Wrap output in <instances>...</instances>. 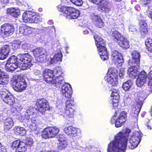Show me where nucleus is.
<instances>
[{
  "label": "nucleus",
  "mask_w": 152,
  "mask_h": 152,
  "mask_svg": "<svg viewBox=\"0 0 152 152\" xmlns=\"http://www.w3.org/2000/svg\"><path fill=\"white\" fill-rule=\"evenodd\" d=\"M130 132L129 129L127 128L117 134L114 140L108 144L107 152H124L127 145L132 149L137 147L141 141L142 134L140 131H135L130 137L128 142L127 138Z\"/></svg>",
  "instance_id": "f257e3e1"
},
{
  "label": "nucleus",
  "mask_w": 152,
  "mask_h": 152,
  "mask_svg": "<svg viewBox=\"0 0 152 152\" xmlns=\"http://www.w3.org/2000/svg\"><path fill=\"white\" fill-rule=\"evenodd\" d=\"M34 110V109L33 107H30L25 112L21 113L20 115L21 120L22 121H24L25 122V124H24V125L28 127L33 131L35 130L37 127L35 124L36 122V118L32 117V116L35 114L33 112Z\"/></svg>",
  "instance_id": "f03ea898"
},
{
  "label": "nucleus",
  "mask_w": 152,
  "mask_h": 152,
  "mask_svg": "<svg viewBox=\"0 0 152 152\" xmlns=\"http://www.w3.org/2000/svg\"><path fill=\"white\" fill-rule=\"evenodd\" d=\"M65 104L66 108L64 110L59 109L58 113L60 115L63 116L64 118L68 121H70V123H72L74 120L75 112L74 110L72 108V107L75 104L73 99H71L70 100H66Z\"/></svg>",
  "instance_id": "7ed1b4c3"
},
{
  "label": "nucleus",
  "mask_w": 152,
  "mask_h": 152,
  "mask_svg": "<svg viewBox=\"0 0 152 152\" xmlns=\"http://www.w3.org/2000/svg\"><path fill=\"white\" fill-rule=\"evenodd\" d=\"M94 37L96 42L99 54L101 58L104 61L107 60L108 56L106 48L105 46V42L102 38L100 34L97 33L94 34Z\"/></svg>",
  "instance_id": "20e7f679"
},
{
  "label": "nucleus",
  "mask_w": 152,
  "mask_h": 152,
  "mask_svg": "<svg viewBox=\"0 0 152 152\" xmlns=\"http://www.w3.org/2000/svg\"><path fill=\"white\" fill-rule=\"evenodd\" d=\"M58 10L63 13V15L67 18L75 19L80 15L79 11L77 9L71 7L64 6L58 7Z\"/></svg>",
  "instance_id": "39448f33"
},
{
  "label": "nucleus",
  "mask_w": 152,
  "mask_h": 152,
  "mask_svg": "<svg viewBox=\"0 0 152 152\" xmlns=\"http://www.w3.org/2000/svg\"><path fill=\"white\" fill-rule=\"evenodd\" d=\"M0 95L1 99L7 104L13 106L12 108V112H15V111H12L15 109L16 111H18L19 110L18 108L15 107L17 105V104H15V99L14 97L9 93L8 91L6 89H3L2 91H0Z\"/></svg>",
  "instance_id": "423d86ee"
},
{
  "label": "nucleus",
  "mask_w": 152,
  "mask_h": 152,
  "mask_svg": "<svg viewBox=\"0 0 152 152\" xmlns=\"http://www.w3.org/2000/svg\"><path fill=\"white\" fill-rule=\"evenodd\" d=\"M18 60L22 63L20 64L21 69L24 70L29 69L32 65L31 63L32 57L28 53H20L18 55Z\"/></svg>",
  "instance_id": "0eeeda50"
},
{
  "label": "nucleus",
  "mask_w": 152,
  "mask_h": 152,
  "mask_svg": "<svg viewBox=\"0 0 152 152\" xmlns=\"http://www.w3.org/2000/svg\"><path fill=\"white\" fill-rule=\"evenodd\" d=\"M12 86L16 91L21 92L25 90L27 87V83L22 77L17 76L12 81Z\"/></svg>",
  "instance_id": "6e6552de"
},
{
  "label": "nucleus",
  "mask_w": 152,
  "mask_h": 152,
  "mask_svg": "<svg viewBox=\"0 0 152 152\" xmlns=\"http://www.w3.org/2000/svg\"><path fill=\"white\" fill-rule=\"evenodd\" d=\"M31 52L35 58V59L38 62H45L48 59L47 56L48 53L45 50L42 48H38L33 49Z\"/></svg>",
  "instance_id": "1a4fd4ad"
},
{
  "label": "nucleus",
  "mask_w": 152,
  "mask_h": 152,
  "mask_svg": "<svg viewBox=\"0 0 152 152\" xmlns=\"http://www.w3.org/2000/svg\"><path fill=\"white\" fill-rule=\"evenodd\" d=\"M112 36L116 39L118 44L124 48H128L130 45L129 41L118 31H114L112 32Z\"/></svg>",
  "instance_id": "9d476101"
},
{
  "label": "nucleus",
  "mask_w": 152,
  "mask_h": 152,
  "mask_svg": "<svg viewBox=\"0 0 152 152\" xmlns=\"http://www.w3.org/2000/svg\"><path fill=\"white\" fill-rule=\"evenodd\" d=\"M18 56H13L10 57L5 64V69L8 72L13 71L18 67L21 69L20 63H19Z\"/></svg>",
  "instance_id": "9b49d317"
},
{
  "label": "nucleus",
  "mask_w": 152,
  "mask_h": 152,
  "mask_svg": "<svg viewBox=\"0 0 152 152\" xmlns=\"http://www.w3.org/2000/svg\"><path fill=\"white\" fill-rule=\"evenodd\" d=\"M118 80L117 70L113 67L109 69L107 76V80L109 83L115 86L118 84Z\"/></svg>",
  "instance_id": "f8f14e48"
},
{
  "label": "nucleus",
  "mask_w": 152,
  "mask_h": 152,
  "mask_svg": "<svg viewBox=\"0 0 152 152\" xmlns=\"http://www.w3.org/2000/svg\"><path fill=\"white\" fill-rule=\"evenodd\" d=\"M14 31V28L12 24L6 23L1 26L0 34L3 37H6L12 35Z\"/></svg>",
  "instance_id": "ddd939ff"
},
{
  "label": "nucleus",
  "mask_w": 152,
  "mask_h": 152,
  "mask_svg": "<svg viewBox=\"0 0 152 152\" xmlns=\"http://www.w3.org/2000/svg\"><path fill=\"white\" fill-rule=\"evenodd\" d=\"M59 129L56 127H49L45 129L42 133V137L45 139L53 137L58 133Z\"/></svg>",
  "instance_id": "4468645a"
},
{
  "label": "nucleus",
  "mask_w": 152,
  "mask_h": 152,
  "mask_svg": "<svg viewBox=\"0 0 152 152\" xmlns=\"http://www.w3.org/2000/svg\"><path fill=\"white\" fill-rule=\"evenodd\" d=\"M38 110L42 115H45V111L50 108L48 101L44 99H38L36 102Z\"/></svg>",
  "instance_id": "2eb2a0df"
},
{
  "label": "nucleus",
  "mask_w": 152,
  "mask_h": 152,
  "mask_svg": "<svg viewBox=\"0 0 152 152\" xmlns=\"http://www.w3.org/2000/svg\"><path fill=\"white\" fill-rule=\"evenodd\" d=\"M11 147L12 149H14L18 152H24L26 151L27 147L25 142L17 140L13 141Z\"/></svg>",
  "instance_id": "dca6fc26"
},
{
  "label": "nucleus",
  "mask_w": 152,
  "mask_h": 152,
  "mask_svg": "<svg viewBox=\"0 0 152 152\" xmlns=\"http://www.w3.org/2000/svg\"><path fill=\"white\" fill-rule=\"evenodd\" d=\"M61 92L62 95L66 99H70L72 93V88L71 85L65 83L61 86Z\"/></svg>",
  "instance_id": "f3484780"
},
{
  "label": "nucleus",
  "mask_w": 152,
  "mask_h": 152,
  "mask_svg": "<svg viewBox=\"0 0 152 152\" xmlns=\"http://www.w3.org/2000/svg\"><path fill=\"white\" fill-rule=\"evenodd\" d=\"M147 80V74L144 71H142L138 74L136 84L137 86L141 87L146 83Z\"/></svg>",
  "instance_id": "a211bd4d"
},
{
  "label": "nucleus",
  "mask_w": 152,
  "mask_h": 152,
  "mask_svg": "<svg viewBox=\"0 0 152 152\" xmlns=\"http://www.w3.org/2000/svg\"><path fill=\"white\" fill-rule=\"evenodd\" d=\"M111 57L112 60L115 62H117L119 66H121L124 63L123 57L121 53L116 50L113 51L111 53Z\"/></svg>",
  "instance_id": "6ab92c4d"
},
{
  "label": "nucleus",
  "mask_w": 152,
  "mask_h": 152,
  "mask_svg": "<svg viewBox=\"0 0 152 152\" xmlns=\"http://www.w3.org/2000/svg\"><path fill=\"white\" fill-rule=\"evenodd\" d=\"M53 71L49 69H45L43 72L44 79L47 83L51 84L54 79Z\"/></svg>",
  "instance_id": "aec40b11"
},
{
  "label": "nucleus",
  "mask_w": 152,
  "mask_h": 152,
  "mask_svg": "<svg viewBox=\"0 0 152 152\" xmlns=\"http://www.w3.org/2000/svg\"><path fill=\"white\" fill-rule=\"evenodd\" d=\"M141 106H139L138 105L136 104L133 105L132 107V109L130 110V115L131 116L132 119H133V121L135 122L137 121V117L138 114L140 112Z\"/></svg>",
  "instance_id": "412c9836"
},
{
  "label": "nucleus",
  "mask_w": 152,
  "mask_h": 152,
  "mask_svg": "<svg viewBox=\"0 0 152 152\" xmlns=\"http://www.w3.org/2000/svg\"><path fill=\"white\" fill-rule=\"evenodd\" d=\"M111 96L112 98L111 99V104L113 107H115L118 105V102L120 99L118 94L119 91L116 89H113L111 91Z\"/></svg>",
  "instance_id": "4be33fe9"
},
{
  "label": "nucleus",
  "mask_w": 152,
  "mask_h": 152,
  "mask_svg": "<svg viewBox=\"0 0 152 152\" xmlns=\"http://www.w3.org/2000/svg\"><path fill=\"white\" fill-rule=\"evenodd\" d=\"M98 10L102 12L108 13L111 10L110 4L107 1H104L99 5Z\"/></svg>",
  "instance_id": "5701e85b"
},
{
  "label": "nucleus",
  "mask_w": 152,
  "mask_h": 152,
  "mask_svg": "<svg viewBox=\"0 0 152 152\" xmlns=\"http://www.w3.org/2000/svg\"><path fill=\"white\" fill-rule=\"evenodd\" d=\"M65 133L68 135L71 134L75 135V136L79 135L80 134V131L79 129L76 128L72 126H68L64 129Z\"/></svg>",
  "instance_id": "b1692460"
},
{
  "label": "nucleus",
  "mask_w": 152,
  "mask_h": 152,
  "mask_svg": "<svg viewBox=\"0 0 152 152\" xmlns=\"http://www.w3.org/2000/svg\"><path fill=\"white\" fill-rule=\"evenodd\" d=\"M57 53L55 55L53 58L51 59V63L53 64L56 63L58 61H61L62 58V54L61 53V48L60 46H58Z\"/></svg>",
  "instance_id": "393cba45"
},
{
  "label": "nucleus",
  "mask_w": 152,
  "mask_h": 152,
  "mask_svg": "<svg viewBox=\"0 0 152 152\" xmlns=\"http://www.w3.org/2000/svg\"><path fill=\"white\" fill-rule=\"evenodd\" d=\"M67 145L66 141L61 140L59 143L57 144V146L52 148L50 150L48 151L47 152H58L59 150H62Z\"/></svg>",
  "instance_id": "a878e982"
},
{
  "label": "nucleus",
  "mask_w": 152,
  "mask_h": 152,
  "mask_svg": "<svg viewBox=\"0 0 152 152\" xmlns=\"http://www.w3.org/2000/svg\"><path fill=\"white\" fill-rule=\"evenodd\" d=\"M10 50V48L9 45H6L3 46L0 51V59L3 60L7 57Z\"/></svg>",
  "instance_id": "bb28decb"
},
{
  "label": "nucleus",
  "mask_w": 152,
  "mask_h": 152,
  "mask_svg": "<svg viewBox=\"0 0 152 152\" xmlns=\"http://www.w3.org/2000/svg\"><path fill=\"white\" fill-rule=\"evenodd\" d=\"M92 20L94 22V24L97 27L102 28L104 26V22L99 15L94 13L92 16Z\"/></svg>",
  "instance_id": "cd10ccee"
},
{
  "label": "nucleus",
  "mask_w": 152,
  "mask_h": 152,
  "mask_svg": "<svg viewBox=\"0 0 152 152\" xmlns=\"http://www.w3.org/2000/svg\"><path fill=\"white\" fill-rule=\"evenodd\" d=\"M9 78V75L0 69V84L4 85L7 84Z\"/></svg>",
  "instance_id": "c85d7f7f"
},
{
  "label": "nucleus",
  "mask_w": 152,
  "mask_h": 152,
  "mask_svg": "<svg viewBox=\"0 0 152 152\" xmlns=\"http://www.w3.org/2000/svg\"><path fill=\"white\" fill-rule=\"evenodd\" d=\"M137 96L138 99L136 100V104L142 107L143 102L146 98V94L145 91H142L138 92Z\"/></svg>",
  "instance_id": "c756f323"
},
{
  "label": "nucleus",
  "mask_w": 152,
  "mask_h": 152,
  "mask_svg": "<svg viewBox=\"0 0 152 152\" xmlns=\"http://www.w3.org/2000/svg\"><path fill=\"white\" fill-rule=\"evenodd\" d=\"M14 125V122L12 119L10 118H7L4 120V129L6 131L10 130Z\"/></svg>",
  "instance_id": "7c9ffc66"
},
{
  "label": "nucleus",
  "mask_w": 152,
  "mask_h": 152,
  "mask_svg": "<svg viewBox=\"0 0 152 152\" xmlns=\"http://www.w3.org/2000/svg\"><path fill=\"white\" fill-rule=\"evenodd\" d=\"M139 67L138 65L135 64L129 67L128 69V73L129 77L132 78H135L137 74V69Z\"/></svg>",
  "instance_id": "2f4dec72"
},
{
  "label": "nucleus",
  "mask_w": 152,
  "mask_h": 152,
  "mask_svg": "<svg viewBox=\"0 0 152 152\" xmlns=\"http://www.w3.org/2000/svg\"><path fill=\"white\" fill-rule=\"evenodd\" d=\"M131 55L132 58V63L137 65L139 64L140 58V53L136 50H134L132 52Z\"/></svg>",
  "instance_id": "473e14b6"
},
{
  "label": "nucleus",
  "mask_w": 152,
  "mask_h": 152,
  "mask_svg": "<svg viewBox=\"0 0 152 152\" xmlns=\"http://www.w3.org/2000/svg\"><path fill=\"white\" fill-rule=\"evenodd\" d=\"M19 30L20 34L24 35H28L33 32V28L25 26L20 27Z\"/></svg>",
  "instance_id": "72a5a7b5"
},
{
  "label": "nucleus",
  "mask_w": 152,
  "mask_h": 152,
  "mask_svg": "<svg viewBox=\"0 0 152 152\" xmlns=\"http://www.w3.org/2000/svg\"><path fill=\"white\" fill-rule=\"evenodd\" d=\"M63 77H54L53 83H51L56 87H59L65 83Z\"/></svg>",
  "instance_id": "f704fd0d"
},
{
  "label": "nucleus",
  "mask_w": 152,
  "mask_h": 152,
  "mask_svg": "<svg viewBox=\"0 0 152 152\" xmlns=\"http://www.w3.org/2000/svg\"><path fill=\"white\" fill-rule=\"evenodd\" d=\"M139 25L140 27V31L142 34H146L148 32V26L146 21L143 20H140L139 21Z\"/></svg>",
  "instance_id": "c9c22d12"
},
{
  "label": "nucleus",
  "mask_w": 152,
  "mask_h": 152,
  "mask_svg": "<svg viewBox=\"0 0 152 152\" xmlns=\"http://www.w3.org/2000/svg\"><path fill=\"white\" fill-rule=\"evenodd\" d=\"M7 13L14 17L16 18L20 14V10L14 8H9L7 10Z\"/></svg>",
  "instance_id": "e433bc0d"
},
{
  "label": "nucleus",
  "mask_w": 152,
  "mask_h": 152,
  "mask_svg": "<svg viewBox=\"0 0 152 152\" xmlns=\"http://www.w3.org/2000/svg\"><path fill=\"white\" fill-rule=\"evenodd\" d=\"M32 11H27L23 13L22 15V18L24 22L29 23L32 16Z\"/></svg>",
  "instance_id": "4c0bfd02"
},
{
  "label": "nucleus",
  "mask_w": 152,
  "mask_h": 152,
  "mask_svg": "<svg viewBox=\"0 0 152 152\" xmlns=\"http://www.w3.org/2000/svg\"><path fill=\"white\" fill-rule=\"evenodd\" d=\"M42 20L41 17L35 13L32 12V16L30 20L29 23H38Z\"/></svg>",
  "instance_id": "58836bf2"
},
{
  "label": "nucleus",
  "mask_w": 152,
  "mask_h": 152,
  "mask_svg": "<svg viewBox=\"0 0 152 152\" xmlns=\"http://www.w3.org/2000/svg\"><path fill=\"white\" fill-rule=\"evenodd\" d=\"M53 71L54 77H63L64 74L62 71V69L60 67H56Z\"/></svg>",
  "instance_id": "ea45409f"
},
{
  "label": "nucleus",
  "mask_w": 152,
  "mask_h": 152,
  "mask_svg": "<svg viewBox=\"0 0 152 152\" xmlns=\"http://www.w3.org/2000/svg\"><path fill=\"white\" fill-rule=\"evenodd\" d=\"M14 131L15 134H20L21 135H24L26 133V131L24 128L22 127L16 126L14 129Z\"/></svg>",
  "instance_id": "a19ab883"
},
{
  "label": "nucleus",
  "mask_w": 152,
  "mask_h": 152,
  "mask_svg": "<svg viewBox=\"0 0 152 152\" xmlns=\"http://www.w3.org/2000/svg\"><path fill=\"white\" fill-rule=\"evenodd\" d=\"M132 82L130 80L126 81L123 83L122 87L125 91L129 90L132 85Z\"/></svg>",
  "instance_id": "79ce46f5"
},
{
  "label": "nucleus",
  "mask_w": 152,
  "mask_h": 152,
  "mask_svg": "<svg viewBox=\"0 0 152 152\" xmlns=\"http://www.w3.org/2000/svg\"><path fill=\"white\" fill-rule=\"evenodd\" d=\"M145 45L148 50L152 52V40L150 39H147L145 41Z\"/></svg>",
  "instance_id": "37998d69"
},
{
  "label": "nucleus",
  "mask_w": 152,
  "mask_h": 152,
  "mask_svg": "<svg viewBox=\"0 0 152 152\" xmlns=\"http://www.w3.org/2000/svg\"><path fill=\"white\" fill-rule=\"evenodd\" d=\"M21 44L20 41L14 40L12 44V48L14 50H15L19 48Z\"/></svg>",
  "instance_id": "c03bdc74"
},
{
  "label": "nucleus",
  "mask_w": 152,
  "mask_h": 152,
  "mask_svg": "<svg viewBox=\"0 0 152 152\" xmlns=\"http://www.w3.org/2000/svg\"><path fill=\"white\" fill-rule=\"evenodd\" d=\"M126 118V112L123 111L120 113L118 118L120 120H122V122H125Z\"/></svg>",
  "instance_id": "a18cd8bd"
},
{
  "label": "nucleus",
  "mask_w": 152,
  "mask_h": 152,
  "mask_svg": "<svg viewBox=\"0 0 152 152\" xmlns=\"http://www.w3.org/2000/svg\"><path fill=\"white\" fill-rule=\"evenodd\" d=\"M148 78L149 79L148 85L150 88V91L152 92V71H150L149 72Z\"/></svg>",
  "instance_id": "49530a36"
},
{
  "label": "nucleus",
  "mask_w": 152,
  "mask_h": 152,
  "mask_svg": "<svg viewBox=\"0 0 152 152\" xmlns=\"http://www.w3.org/2000/svg\"><path fill=\"white\" fill-rule=\"evenodd\" d=\"M148 16L152 20V3L149 4L148 8L147 10Z\"/></svg>",
  "instance_id": "de8ad7c7"
},
{
  "label": "nucleus",
  "mask_w": 152,
  "mask_h": 152,
  "mask_svg": "<svg viewBox=\"0 0 152 152\" xmlns=\"http://www.w3.org/2000/svg\"><path fill=\"white\" fill-rule=\"evenodd\" d=\"M122 120H120L117 118L115 125L116 127H119L122 126L125 122H122Z\"/></svg>",
  "instance_id": "09e8293b"
},
{
  "label": "nucleus",
  "mask_w": 152,
  "mask_h": 152,
  "mask_svg": "<svg viewBox=\"0 0 152 152\" xmlns=\"http://www.w3.org/2000/svg\"><path fill=\"white\" fill-rule=\"evenodd\" d=\"M25 142L26 144V146L27 145H29L31 146L33 143L32 139L30 137L26 139Z\"/></svg>",
  "instance_id": "8fccbe9b"
},
{
  "label": "nucleus",
  "mask_w": 152,
  "mask_h": 152,
  "mask_svg": "<svg viewBox=\"0 0 152 152\" xmlns=\"http://www.w3.org/2000/svg\"><path fill=\"white\" fill-rule=\"evenodd\" d=\"M30 47L31 45L28 43H25L22 45V48L26 50H28Z\"/></svg>",
  "instance_id": "3c124183"
},
{
  "label": "nucleus",
  "mask_w": 152,
  "mask_h": 152,
  "mask_svg": "<svg viewBox=\"0 0 152 152\" xmlns=\"http://www.w3.org/2000/svg\"><path fill=\"white\" fill-rule=\"evenodd\" d=\"M152 0H140V3L143 6L146 5L151 2Z\"/></svg>",
  "instance_id": "603ef678"
},
{
  "label": "nucleus",
  "mask_w": 152,
  "mask_h": 152,
  "mask_svg": "<svg viewBox=\"0 0 152 152\" xmlns=\"http://www.w3.org/2000/svg\"><path fill=\"white\" fill-rule=\"evenodd\" d=\"M117 114L115 113L114 115L112 118L111 120H110V123L112 124H115H115L116 122L117 121L116 116Z\"/></svg>",
  "instance_id": "864d4df0"
},
{
  "label": "nucleus",
  "mask_w": 152,
  "mask_h": 152,
  "mask_svg": "<svg viewBox=\"0 0 152 152\" xmlns=\"http://www.w3.org/2000/svg\"><path fill=\"white\" fill-rule=\"evenodd\" d=\"M148 120V121L147 122V123L146 125L147 126L148 129H151L152 128V119Z\"/></svg>",
  "instance_id": "5fc2aeb1"
},
{
  "label": "nucleus",
  "mask_w": 152,
  "mask_h": 152,
  "mask_svg": "<svg viewBox=\"0 0 152 152\" xmlns=\"http://www.w3.org/2000/svg\"><path fill=\"white\" fill-rule=\"evenodd\" d=\"M129 30L132 32H135L137 31V29L134 26L130 25L129 26Z\"/></svg>",
  "instance_id": "6e6d98bb"
},
{
  "label": "nucleus",
  "mask_w": 152,
  "mask_h": 152,
  "mask_svg": "<svg viewBox=\"0 0 152 152\" xmlns=\"http://www.w3.org/2000/svg\"><path fill=\"white\" fill-rule=\"evenodd\" d=\"M34 74L35 75L38 76L39 78L40 77L42 76L40 71L38 70H36L34 71Z\"/></svg>",
  "instance_id": "4d7b16f0"
},
{
  "label": "nucleus",
  "mask_w": 152,
  "mask_h": 152,
  "mask_svg": "<svg viewBox=\"0 0 152 152\" xmlns=\"http://www.w3.org/2000/svg\"><path fill=\"white\" fill-rule=\"evenodd\" d=\"M90 2L96 4H99L102 2L103 0H88Z\"/></svg>",
  "instance_id": "13d9d810"
},
{
  "label": "nucleus",
  "mask_w": 152,
  "mask_h": 152,
  "mask_svg": "<svg viewBox=\"0 0 152 152\" xmlns=\"http://www.w3.org/2000/svg\"><path fill=\"white\" fill-rule=\"evenodd\" d=\"M41 31V30L38 28H33V32H34L36 34H39Z\"/></svg>",
  "instance_id": "bf43d9fd"
},
{
  "label": "nucleus",
  "mask_w": 152,
  "mask_h": 152,
  "mask_svg": "<svg viewBox=\"0 0 152 152\" xmlns=\"http://www.w3.org/2000/svg\"><path fill=\"white\" fill-rule=\"evenodd\" d=\"M82 4L83 1L82 0H78L74 4L77 6H80Z\"/></svg>",
  "instance_id": "052dcab7"
},
{
  "label": "nucleus",
  "mask_w": 152,
  "mask_h": 152,
  "mask_svg": "<svg viewBox=\"0 0 152 152\" xmlns=\"http://www.w3.org/2000/svg\"><path fill=\"white\" fill-rule=\"evenodd\" d=\"M9 0H0V2L4 4H6L8 3Z\"/></svg>",
  "instance_id": "680f3d73"
},
{
  "label": "nucleus",
  "mask_w": 152,
  "mask_h": 152,
  "mask_svg": "<svg viewBox=\"0 0 152 152\" xmlns=\"http://www.w3.org/2000/svg\"><path fill=\"white\" fill-rule=\"evenodd\" d=\"M81 23H82V24H80V26H81V27H86V26H85V21L84 20V21L83 22H81Z\"/></svg>",
  "instance_id": "e2e57ef3"
},
{
  "label": "nucleus",
  "mask_w": 152,
  "mask_h": 152,
  "mask_svg": "<svg viewBox=\"0 0 152 152\" xmlns=\"http://www.w3.org/2000/svg\"><path fill=\"white\" fill-rule=\"evenodd\" d=\"M124 74V72L123 71L121 72V71L119 73V76L121 77H123V75Z\"/></svg>",
  "instance_id": "0e129e2a"
},
{
  "label": "nucleus",
  "mask_w": 152,
  "mask_h": 152,
  "mask_svg": "<svg viewBox=\"0 0 152 152\" xmlns=\"http://www.w3.org/2000/svg\"><path fill=\"white\" fill-rule=\"evenodd\" d=\"M69 47L68 46H66L65 48L66 52L67 53H69V52H68V49H69Z\"/></svg>",
  "instance_id": "69168bd1"
},
{
  "label": "nucleus",
  "mask_w": 152,
  "mask_h": 152,
  "mask_svg": "<svg viewBox=\"0 0 152 152\" xmlns=\"http://www.w3.org/2000/svg\"><path fill=\"white\" fill-rule=\"evenodd\" d=\"M135 8L137 10H140V7L138 5H137L135 7Z\"/></svg>",
  "instance_id": "338daca9"
},
{
  "label": "nucleus",
  "mask_w": 152,
  "mask_h": 152,
  "mask_svg": "<svg viewBox=\"0 0 152 152\" xmlns=\"http://www.w3.org/2000/svg\"><path fill=\"white\" fill-rule=\"evenodd\" d=\"M121 5H122V7L123 8H124L125 7V2H122L121 3Z\"/></svg>",
  "instance_id": "774afa93"
}]
</instances>
